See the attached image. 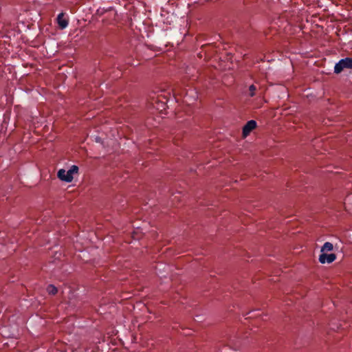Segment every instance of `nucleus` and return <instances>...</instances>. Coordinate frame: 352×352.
I'll list each match as a JSON object with an SVG mask.
<instances>
[{
  "label": "nucleus",
  "instance_id": "2",
  "mask_svg": "<svg viewBox=\"0 0 352 352\" xmlns=\"http://www.w3.org/2000/svg\"><path fill=\"white\" fill-rule=\"evenodd\" d=\"M352 68V58H345L339 60L334 67V72L336 74L341 73L344 69Z\"/></svg>",
  "mask_w": 352,
  "mask_h": 352
},
{
  "label": "nucleus",
  "instance_id": "8",
  "mask_svg": "<svg viewBox=\"0 0 352 352\" xmlns=\"http://www.w3.org/2000/svg\"><path fill=\"white\" fill-rule=\"evenodd\" d=\"M257 90V88L254 85H251L250 87H249V89H248V96L250 97H253L256 95V91Z\"/></svg>",
  "mask_w": 352,
  "mask_h": 352
},
{
  "label": "nucleus",
  "instance_id": "4",
  "mask_svg": "<svg viewBox=\"0 0 352 352\" xmlns=\"http://www.w3.org/2000/svg\"><path fill=\"white\" fill-rule=\"evenodd\" d=\"M257 126L256 122L252 120L248 121L243 128V135L247 137Z\"/></svg>",
  "mask_w": 352,
  "mask_h": 352
},
{
  "label": "nucleus",
  "instance_id": "6",
  "mask_svg": "<svg viewBox=\"0 0 352 352\" xmlns=\"http://www.w3.org/2000/svg\"><path fill=\"white\" fill-rule=\"evenodd\" d=\"M333 250V245L330 242H325L322 246L320 253H326Z\"/></svg>",
  "mask_w": 352,
  "mask_h": 352
},
{
  "label": "nucleus",
  "instance_id": "1",
  "mask_svg": "<svg viewBox=\"0 0 352 352\" xmlns=\"http://www.w3.org/2000/svg\"><path fill=\"white\" fill-rule=\"evenodd\" d=\"M78 172V167L76 165H73L68 170L65 169H60L58 171V177L64 182H71L74 179V174H76Z\"/></svg>",
  "mask_w": 352,
  "mask_h": 352
},
{
  "label": "nucleus",
  "instance_id": "3",
  "mask_svg": "<svg viewBox=\"0 0 352 352\" xmlns=\"http://www.w3.org/2000/svg\"><path fill=\"white\" fill-rule=\"evenodd\" d=\"M336 259V255L335 254L331 253H320L318 261L320 263H331Z\"/></svg>",
  "mask_w": 352,
  "mask_h": 352
},
{
  "label": "nucleus",
  "instance_id": "5",
  "mask_svg": "<svg viewBox=\"0 0 352 352\" xmlns=\"http://www.w3.org/2000/svg\"><path fill=\"white\" fill-rule=\"evenodd\" d=\"M57 23L61 30L65 29L68 25V21L64 17L63 13H60L57 16Z\"/></svg>",
  "mask_w": 352,
  "mask_h": 352
},
{
  "label": "nucleus",
  "instance_id": "10",
  "mask_svg": "<svg viewBox=\"0 0 352 352\" xmlns=\"http://www.w3.org/2000/svg\"><path fill=\"white\" fill-rule=\"evenodd\" d=\"M165 104H166L165 102H161L160 104H159L160 107H157V109H160V108L164 109L165 108Z\"/></svg>",
  "mask_w": 352,
  "mask_h": 352
},
{
  "label": "nucleus",
  "instance_id": "9",
  "mask_svg": "<svg viewBox=\"0 0 352 352\" xmlns=\"http://www.w3.org/2000/svg\"><path fill=\"white\" fill-rule=\"evenodd\" d=\"M47 291L48 294L52 295H55L58 292L57 288L53 285H50L47 287Z\"/></svg>",
  "mask_w": 352,
  "mask_h": 352
},
{
  "label": "nucleus",
  "instance_id": "7",
  "mask_svg": "<svg viewBox=\"0 0 352 352\" xmlns=\"http://www.w3.org/2000/svg\"><path fill=\"white\" fill-rule=\"evenodd\" d=\"M344 204L346 209L352 213V194L346 197Z\"/></svg>",
  "mask_w": 352,
  "mask_h": 352
}]
</instances>
